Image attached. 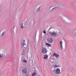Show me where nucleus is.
Instances as JSON below:
<instances>
[{
  "instance_id": "nucleus-1",
  "label": "nucleus",
  "mask_w": 76,
  "mask_h": 76,
  "mask_svg": "<svg viewBox=\"0 0 76 76\" xmlns=\"http://www.w3.org/2000/svg\"><path fill=\"white\" fill-rule=\"evenodd\" d=\"M42 54H46L47 53V50L45 48H44L42 49Z\"/></svg>"
},
{
  "instance_id": "nucleus-2",
  "label": "nucleus",
  "mask_w": 76,
  "mask_h": 76,
  "mask_svg": "<svg viewBox=\"0 0 76 76\" xmlns=\"http://www.w3.org/2000/svg\"><path fill=\"white\" fill-rule=\"evenodd\" d=\"M25 40H23V43L22 44V48H24L25 49L26 48V44H25Z\"/></svg>"
},
{
  "instance_id": "nucleus-3",
  "label": "nucleus",
  "mask_w": 76,
  "mask_h": 76,
  "mask_svg": "<svg viewBox=\"0 0 76 76\" xmlns=\"http://www.w3.org/2000/svg\"><path fill=\"white\" fill-rule=\"evenodd\" d=\"M49 35H51V36H56L57 35V33H55L54 32H49Z\"/></svg>"
},
{
  "instance_id": "nucleus-4",
  "label": "nucleus",
  "mask_w": 76,
  "mask_h": 76,
  "mask_svg": "<svg viewBox=\"0 0 76 76\" xmlns=\"http://www.w3.org/2000/svg\"><path fill=\"white\" fill-rule=\"evenodd\" d=\"M22 71L23 72L24 74H26L28 72V70L26 68H24L22 69Z\"/></svg>"
},
{
  "instance_id": "nucleus-5",
  "label": "nucleus",
  "mask_w": 76,
  "mask_h": 76,
  "mask_svg": "<svg viewBox=\"0 0 76 76\" xmlns=\"http://www.w3.org/2000/svg\"><path fill=\"white\" fill-rule=\"evenodd\" d=\"M47 42L49 44H51L53 43V40L51 39H47Z\"/></svg>"
},
{
  "instance_id": "nucleus-6",
  "label": "nucleus",
  "mask_w": 76,
  "mask_h": 76,
  "mask_svg": "<svg viewBox=\"0 0 76 76\" xmlns=\"http://www.w3.org/2000/svg\"><path fill=\"white\" fill-rule=\"evenodd\" d=\"M60 73V69L59 68H57L56 70V74H59Z\"/></svg>"
},
{
  "instance_id": "nucleus-7",
  "label": "nucleus",
  "mask_w": 76,
  "mask_h": 76,
  "mask_svg": "<svg viewBox=\"0 0 76 76\" xmlns=\"http://www.w3.org/2000/svg\"><path fill=\"white\" fill-rule=\"evenodd\" d=\"M53 56V57L55 56L56 57V58H58V57H59V55L57 53H54Z\"/></svg>"
},
{
  "instance_id": "nucleus-8",
  "label": "nucleus",
  "mask_w": 76,
  "mask_h": 76,
  "mask_svg": "<svg viewBox=\"0 0 76 76\" xmlns=\"http://www.w3.org/2000/svg\"><path fill=\"white\" fill-rule=\"evenodd\" d=\"M48 56L47 55H45L43 56V58L44 59H47Z\"/></svg>"
},
{
  "instance_id": "nucleus-9",
  "label": "nucleus",
  "mask_w": 76,
  "mask_h": 76,
  "mask_svg": "<svg viewBox=\"0 0 76 76\" xmlns=\"http://www.w3.org/2000/svg\"><path fill=\"white\" fill-rule=\"evenodd\" d=\"M63 44V42L61 41L60 42V45H61V49H62V47H63V46L62 45Z\"/></svg>"
},
{
  "instance_id": "nucleus-10",
  "label": "nucleus",
  "mask_w": 76,
  "mask_h": 76,
  "mask_svg": "<svg viewBox=\"0 0 76 76\" xmlns=\"http://www.w3.org/2000/svg\"><path fill=\"white\" fill-rule=\"evenodd\" d=\"M54 67L55 68L60 67V66L59 65H57V64H56L55 65Z\"/></svg>"
},
{
  "instance_id": "nucleus-11",
  "label": "nucleus",
  "mask_w": 76,
  "mask_h": 76,
  "mask_svg": "<svg viewBox=\"0 0 76 76\" xmlns=\"http://www.w3.org/2000/svg\"><path fill=\"white\" fill-rule=\"evenodd\" d=\"M46 45L48 46V47H51V45L47 43H46Z\"/></svg>"
},
{
  "instance_id": "nucleus-12",
  "label": "nucleus",
  "mask_w": 76,
  "mask_h": 76,
  "mask_svg": "<svg viewBox=\"0 0 76 76\" xmlns=\"http://www.w3.org/2000/svg\"><path fill=\"white\" fill-rule=\"evenodd\" d=\"M23 62H24V63H27V61L26 60V59H23Z\"/></svg>"
},
{
  "instance_id": "nucleus-13",
  "label": "nucleus",
  "mask_w": 76,
  "mask_h": 76,
  "mask_svg": "<svg viewBox=\"0 0 76 76\" xmlns=\"http://www.w3.org/2000/svg\"><path fill=\"white\" fill-rule=\"evenodd\" d=\"M36 76V73H34L32 74V76Z\"/></svg>"
},
{
  "instance_id": "nucleus-14",
  "label": "nucleus",
  "mask_w": 76,
  "mask_h": 76,
  "mask_svg": "<svg viewBox=\"0 0 76 76\" xmlns=\"http://www.w3.org/2000/svg\"><path fill=\"white\" fill-rule=\"evenodd\" d=\"M22 25H23V23H22V25L21 26V28H22V29H23V28H24L25 27V26H23Z\"/></svg>"
},
{
  "instance_id": "nucleus-15",
  "label": "nucleus",
  "mask_w": 76,
  "mask_h": 76,
  "mask_svg": "<svg viewBox=\"0 0 76 76\" xmlns=\"http://www.w3.org/2000/svg\"><path fill=\"white\" fill-rule=\"evenodd\" d=\"M39 8L37 10V12H39Z\"/></svg>"
},
{
  "instance_id": "nucleus-16",
  "label": "nucleus",
  "mask_w": 76,
  "mask_h": 76,
  "mask_svg": "<svg viewBox=\"0 0 76 76\" xmlns=\"http://www.w3.org/2000/svg\"><path fill=\"white\" fill-rule=\"evenodd\" d=\"M43 32L44 34H46V32L45 31H43Z\"/></svg>"
},
{
  "instance_id": "nucleus-17",
  "label": "nucleus",
  "mask_w": 76,
  "mask_h": 76,
  "mask_svg": "<svg viewBox=\"0 0 76 76\" xmlns=\"http://www.w3.org/2000/svg\"><path fill=\"white\" fill-rule=\"evenodd\" d=\"M3 35H4V33H2L1 36H3Z\"/></svg>"
},
{
  "instance_id": "nucleus-18",
  "label": "nucleus",
  "mask_w": 76,
  "mask_h": 76,
  "mask_svg": "<svg viewBox=\"0 0 76 76\" xmlns=\"http://www.w3.org/2000/svg\"><path fill=\"white\" fill-rule=\"evenodd\" d=\"M2 56L0 54V58H1V57Z\"/></svg>"
},
{
  "instance_id": "nucleus-19",
  "label": "nucleus",
  "mask_w": 76,
  "mask_h": 76,
  "mask_svg": "<svg viewBox=\"0 0 76 76\" xmlns=\"http://www.w3.org/2000/svg\"><path fill=\"white\" fill-rule=\"evenodd\" d=\"M55 8H56V7L53 8V9H55Z\"/></svg>"
},
{
  "instance_id": "nucleus-20",
  "label": "nucleus",
  "mask_w": 76,
  "mask_h": 76,
  "mask_svg": "<svg viewBox=\"0 0 76 76\" xmlns=\"http://www.w3.org/2000/svg\"><path fill=\"white\" fill-rule=\"evenodd\" d=\"M26 76H28V74H26Z\"/></svg>"
},
{
  "instance_id": "nucleus-21",
  "label": "nucleus",
  "mask_w": 76,
  "mask_h": 76,
  "mask_svg": "<svg viewBox=\"0 0 76 76\" xmlns=\"http://www.w3.org/2000/svg\"><path fill=\"white\" fill-rule=\"evenodd\" d=\"M23 55H24V54H23Z\"/></svg>"
}]
</instances>
